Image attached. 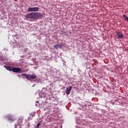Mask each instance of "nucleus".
I'll return each mask as SVG.
<instances>
[{"instance_id":"20e7f679","label":"nucleus","mask_w":128,"mask_h":128,"mask_svg":"<svg viewBox=\"0 0 128 128\" xmlns=\"http://www.w3.org/2000/svg\"><path fill=\"white\" fill-rule=\"evenodd\" d=\"M116 34L118 38L120 40H122V38H124V34L120 32H117L116 33Z\"/></svg>"},{"instance_id":"1a4fd4ad","label":"nucleus","mask_w":128,"mask_h":128,"mask_svg":"<svg viewBox=\"0 0 128 128\" xmlns=\"http://www.w3.org/2000/svg\"><path fill=\"white\" fill-rule=\"evenodd\" d=\"M4 68L7 70H9L10 72H12V68L10 66H4Z\"/></svg>"},{"instance_id":"f03ea898","label":"nucleus","mask_w":128,"mask_h":128,"mask_svg":"<svg viewBox=\"0 0 128 128\" xmlns=\"http://www.w3.org/2000/svg\"><path fill=\"white\" fill-rule=\"evenodd\" d=\"M22 76L25 78L26 80H34V78H36V76L32 75V74H22Z\"/></svg>"},{"instance_id":"39448f33","label":"nucleus","mask_w":128,"mask_h":128,"mask_svg":"<svg viewBox=\"0 0 128 128\" xmlns=\"http://www.w3.org/2000/svg\"><path fill=\"white\" fill-rule=\"evenodd\" d=\"M12 72H22V70L20 68H13Z\"/></svg>"},{"instance_id":"7ed1b4c3","label":"nucleus","mask_w":128,"mask_h":128,"mask_svg":"<svg viewBox=\"0 0 128 128\" xmlns=\"http://www.w3.org/2000/svg\"><path fill=\"white\" fill-rule=\"evenodd\" d=\"M40 10V8L38 7H31L29 8L28 9V12H38Z\"/></svg>"},{"instance_id":"9b49d317","label":"nucleus","mask_w":128,"mask_h":128,"mask_svg":"<svg viewBox=\"0 0 128 128\" xmlns=\"http://www.w3.org/2000/svg\"><path fill=\"white\" fill-rule=\"evenodd\" d=\"M27 126H28V128H30V123H28V124H27Z\"/></svg>"},{"instance_id":"f257e3e1","label":"nucleus","mask_w":128,"mask_h":128,"mask_svg":"<svg viewBox=\"0 0 128 128\" xmlns=\"http://www.w3.org/2000/svg\"><path fill=\"white\" fill-rule=\"evenodd\" d=\"M44 15L40 12H32L25 15V18H30L35 20H38L40 18H42Z\"/></svg>"},{"instance_id":"0eeeda50","label":"nucleus","mask_w":128,"mask_h":128,"mask_svg":"<svg viewBox=\"0 0 128 128\" xmlns=\"http://www.w3.org/2000/svg\"><path fill=\"white\" fill-rule=\"evenodd\" d=\"M8 120L10 122H14V116H8Z\"/></svg>"},{"instance_id":"9d476101","label":"nucleus","mask_w":128,"mask_h":128,"mask_svg":"<svg viewBox=\"0 0 128 128\" xmlns=\"http://www.w3.org/2000/svg\"><path fill=\"white\" fill-rule=\"evenodd\" d=\"M40 123H38L36 125V128H40Z\"/></svg>"},{"instance_id":"423d86ee","label":"nucleus","mask_w":128,"mask_h":128,"mask_svg":"<svg viewBox=\"0 0 128 128\" xmlns=\"http://www.w3.org/2000/svg\"><path fill=\"white\" fill-rule=\"evenodd\" d=\"M72 87L70 86L68 88H66V94H70V90H72Z\"/></svg>"},{"instance_id":"6e6552de","label":"nucleus","mask_w":128,"mask_h":128,"mask_svg":"<svg viewBox=\"0 0 128 128\" xmlns=\"http://www.w3.org/2000/svg\"><path fill=\"white\" fill-rule=\"evenodd\" d=\"M62 44H58L55 46H54V48H56V50H58V48H62Z\"/></svg>"}]
</instances>
